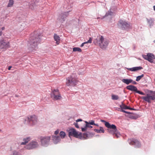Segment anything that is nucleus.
<instances>
[{
  "mask_svg": "<svg viewBox=\"0 0 155 155\" xmlns=\"http://www.w3.org/2000/svg\"><path fill=\"white\" fill-rule=\"evenodd\" d=\"M41 35L39 34H36L35 32L32 34L28 41L29 51L35 52L38 48V45L41 41Z\"/></svg>",
  "mask_w": 155,
  "mask_h": 155,
  "instance_id": "f257e3e1",
  "label": "nucleus"
},
{
  "mask_svg": "<svg viewBox=\"0 0 155 155\" xmlns=\"http://www.w3.org/2000/svg\"><path fill=\"white\" fill-rule=\"evenodd\" d=\"M94 42H96V44L98 45L100 48L103 50L106 49L109 42L107 39L104 38L103 36L100 35L97 36Z\"/></svg>",
  "mask_w": 155,
  "mask_h": 155,
  "instance_id": "f03ea898",
  "label": "nucleus"
},
{
  "mask_svg": "<svg viewBox=\"0 0 155 155\" xmlns=\"http://www.w3.org/2000/svg\"><path fill=\"white\" fill-rule=\"evenodd\" d=\"M68 136L70 137L71 136L76 138H79L81 140L87 139L88 137V134L86 133H84L82 135L81 133H78L74 128L70 129L68 131Z\"/></svg>",
  "mask_w": 155,
  "mask_h": 155,
  "instance_id": "7ed1b4c3",
  "label": "nucleus"
},
{
  "mask_svg": "<svg viewBox=\"0 0 155 155\" xmlns=\"http://www.w3.org/2000/svg\"><path fill=\"white\" fill-rule=\"evenodd\" d=\"M77 76L74 74H72L66 79V84L67 86H75L78 83Z\"/></svg>",
  "mask_w": 155,
  "mask_h": 155,
  "instance_id": "20e7f679",
  "label": "nucleus"
},
{
  "mask_svg": "<svg viewBox=\"0 0 155 155\" xmlns=\"http://www.w3.org/2000/svg\"><path fill=\"white\" fill-rule=\"evenodd\" d=\"M51 137L49 136H44L41 137L40 141L41 145L44 147H47L50 143Z\"/></svg>",
  "mask_w": 155,
  "mask_h": 155,
  "instance_id": "39448f33",
  "label": "nucleus"
},
{
  "mask_svg": "<svg viewBox=\"0 0 155 155\" xmlns=\"http://www.w3.org/2000/svg\"><path fill=\"white\" fill-rule=\"evenodd\" d=\"M149 93L146 94V96H143L141 97V99L148 103H150L151 100H154L155 99V91H150Z\"/></svg>",
  "mask_w": 155,
  "mask_h": 155,
  "instance_id": "423d86ee",
  "label": "nucleus"
},
{
  "mask_svg": "<svg viewBox=\"0 0 155 155\" xmlns=\"http://www.w3.org/2000/svg\"><path fill=\"white\" fill-rule=\"evenodd\" d=\"M10 45L8 39L5 38L0 40V48L5 50L10 48Z\"/></svg>",
  "mask_w": 155,
  "mask_h": 155,
  "instance_id": "0eeeda50",
  "label": "nucleus"
},
{
  "mask_svg": "<svg viewBox=\"0 0 155 155\" xmlns=\"http://www.w3.org/2000/svg\"><path fill=\"white\" fill-rule=\"evenodd\" d=\"M51 96L52 99L54 100H60L62 97L59 90L57 89H54L52 91L51 93Z\"/></svg>",
  "mask_w": 155,
  "mask_h": 155,
  "instance_id": "6e6552de",
  "label": "nucleus"
},
{
  "mask_svg": "<svg viewBox=\"0 0 155 155\" xmlns=\"http://www.w3.org/2000/svg\"><path fill=\"white\" fill-rule=\"evenodd\" d=\"M39 145L38 142L36 140H33L28 144L26 145L25 147L27 150H32L37 148L38 147Z\"/></svg>",
  "mask_w": 155,
  "mask_h": 155,
  "instance_id": "1a4fd4ad",
  "label": "nucleus"
},
{
  "mask_svg": "<svg viewBox=\"0 0 155 155\" xmlns=\"http://www.w3.org/2000/svg\"><path fill=\"white\" fill-rule=\"evenodd\" d=\"M118 24L119 26L122 29H128L131 28L132 27V25L129 23L122 20H120Z\"/></svg>",
  "mask_w": 155,
  "mask_h": 155,
  "instance_id": "9d476101",
  "label": "nucleus"
},
{
  "mask_svg": "<svg viewBox=\"0 0 155 155\" xmlns=\"http://www.w3.org/2000/svg\"><path fill=\"white\" fill-rule=\"evenodd\" d=\"M142 57L151 63H153V59H155V56L152 53H148L147 55L143 54Z\"/></svg>",
  "mask_w": 155,
  "mask_h": 155,
  "instance_id": "9b49d317",
  "label": "nucleus"
},
{
  "mask_svg": "<svg viewBox=\"0 0 155 155\" xmlns=\"http://www.w3.org/2000/svg\"><path fill=\"white\" fill-rule=\"evenodd\" d=\"M27 120L28 123L30 125H33L35 124L37 121L36 116L33 115L27 117L25 120Z\"/></svg>",
  "mask_w": 155,
  "mask_h": 155,
  "instance_id": "f8f14e48",
  "label": "nucleus"
},
{
  "mask_svg": "<svg viewBox=\"0 0 155 155\" xmlns=\"http://www.w3.org/2000/svg\"><path fill=\"white\" fill-rule=\"evenodd\" d=\"M128 142L130 145H134L135 147L138 148L141 146L139 141L134 139H129L128 140Z\"/></svg>",
  "mask_w": 155,
  "mask_h": 155,
  "instance_id": "ddd939ff",
  "label": "nucleus"
},
{
  "mask_svg": "<svg viewBox=\"0 0 155 155\" xmlns=\"http://www.w3.org/2000/svg\"><path fill=\"white\" fill-rule=\"evenodd\" d=\"M69 12H64L60 15L58 18V19L59 21L61 22L64 21L65 20L64 18L67 17V16L68 15Z\"/></svg>",
  "mask_w": 155,
  "mask_h": 155,
  "instance_id": "4468645a",
  "label": "nucleus"
},
{
  "mask_svg": "<svg viewBox=\"0 0 155 155\" xmlns=\"http://www.w3.org/2000/svg\"><path fill=\"white\" fill-rule=\"evenodd\" d=\"M51 138L54 144L59 143L61 139L60 136L58 135H53Z\"/></svg>",
  "mask_w": 155,
  "mask_h": 155,
  "instance_id": "2eb2a0df",
  "label": "nucleus"
},
{
  "mask_svg": "<svg viewBox=\"0 0 155 155\" xmlns=\"http://www.w3.org/2000/svg\"><path fill=\"white\" fill-rule=\"evenodd\" d=\"M105 125L108 129L114 130L115 132L117 130L116 126L114 124L110 125L109 122H106Z\"/></svg>",
  "mask_w": 155,
  "mask_h": 155,
  "instance_id": "dca6fc26",
  "label": "nucleus"
},
{
  "mask_svg": "<svg viewBox=\"0 0 155 155\" xmlns=\"http://www.w3.org/2000/svg\"><path fill=\"white\" fill-rule=\"evenodd\" d=\"M108 131L110 133L113 134L114 136H115L117 138H118L120 136V134L118 132L117 130L116 132L114 131L113 129H108Z\"/></svg>",
  "mask_w": 155,
  "mask_h": 155,
  "instance_id": "f3484780",
  "label": "nucleus"
},
{
  "mask_svg": "<svg viewBox=\"0 0 155 155\" xmlns=\"http://www.w3.org/2000/svg\"><path fill=\"white\" fill-rule=\"evenodd\" d=\"M147 21L150 28L153 26L154 24V19L152 18H146Z\"/></svg>",
  "mask_w": 155,
  "mask_h": 155,
  "instance_id": "a211bd4d",
  "label": "nucleus"
},
{
  "mask_svg": "<svg viewBox=\"0 0 155 155\" xmlns=\"http://www.w3.org/2000/svg\"><path fill=\"white\" fill-rule=\"evenodd\" d=\"M126 88L129 90L132 91H134L136 92L137 89L136 86L132 85H129L127 86L126 87Z\"/></svg>",
  "mask_w": 155,
  "mask_h": 155,
  "instance_id": "6ab92c4d",
  "label": "nucleus"
},
{
  "mask_svg": "<svg viewBox=\"0 0 155 155\" xmlns=\"http://www.w3.org/2000/svg\"><path fill=\"white\" fill-rule=\"evenodd\" d=\"M31 139V137H25L23 139V142L21 143V145H25L28 143Z\"/></svg>",
  "mask_w": 155,
  "mask_h": 155,
  "instance_id": "aec40b11",
  "label": "nucleus"
},
{
  "mask_svg": "<svg viewBox=\"0 0 155 155\" xmlns=\"http://www.w3.org/2000/svg\"><path fill=\"white\" fill-rule=\"evenodd\" d=\"M143 68L141 66L134 67L132 68H128L127 69L131 71H136L141 70Z\"/></svg>",
  "mask_w": 155,
  "mask_h": 155,
  "instance_id": "412c9836",
  "label": "nucleus"
},
{
  "mask_svg": "<svg viewBox=\"0 0 155 155\" xmlns=\"http://www.w3.org/2000/svg\"><path fill=\"white\" fill-rule=\"evenodd\" d=\"M122 81L127 85L131 83L133 80L130 79H123L121 80Z\"/></svg>",
  "mask_w": 155,
  "mask_h": 155,
  "instance_id": "4be33fe9",
  "label": "nucleus"
},
{
  "mask_svg": "<svg viewBox=\"0 0 155 155\" xmlns=\"http://www.w3.org/2000/svg\"><path fill=\"white\" fill-rule=\"evenodd\" d=\"M54 39L55 41H56V43L58 45L60 43V38L56 34H54Z\"/></svg>",
  "mask_w": 155,
  "mask_h": 155,
  "instance_id": "5701e85b",
  "label": "nucleus"
},
{
  "mask_svg": "<svg viewBox=\"0 0 155 155\" xmlns=\"http://www.w3.org/2000/svg\"><path fill=\"white\" fill-rule=\"evenodd\" d=\"M35 6V3L34 1H31L29 3V7L31 9H34Z\"/></svg>",
  "mask_w": 155,
  "mask_h": 155,
  "instance_id": "b1692460",
  "label": "nucleus"
},
{
  "mask_svg": "<svg viewBox=\"0 0 155 155\" xmlns=\"http://www.w3.org/2000/svg\"><path fill=\"white\" fill-rule=\"evenodd\" d=\"M94 131L97 133H104V130L102 127H100V129H94Z\"/></svg>",
  "mask_w": 155,
  "mask_h": 155,
  "instance_id": "393cba45",
  "label": "nucleus"
},
{
  "mask_svg": "<svg viewBox=\"0 0 155 155\" xmlns=\"http://www.w3.org/2000/svg\"><path fill=\"white\" fill-rule=\"evenodd\" d=\"M111 8H110V10L106 13L104 17L103 18H104L105 17L110 16L111 17L113 15V13L111 11Z\"/></svg>",
  "mask_w": 155,
  "mask_h": 155,
  "instance_id": "a878e982",
  "label": "nucleus"
},
{
  "mask_svg": "<svg viewBox=\"0 0 155 155\" xmlns=\"http://www.w3.org/2000/svg\"><path fill=\"white\" fill-rule=\"evenodd\" d=\"M59 135L61 139H63L66 136V134L64 132L61 131L59 133Z\"/></svg>",
  "mask_w": 155,
  "mask_h": 155,
  "instance_id": "bb28decb",
  "label": "nucleus"
},
{
  "mask_svg": "<svg viewBox=\"0 0 155 155\" xmlns=\"http://www.w3.org/2000/svg\"><path fill=\"white\" fill-rule=\"evenodd\" d=\"M14 3V1L13 0H9L8 1V3L7 5L8 7H10L13 6Z\"/></svg>",
  "mask_w": 155,
  "mask_h": 155,
  "instance_id": "cd10ccee",
  "label": "nucleus"
},
{
  "mask_svg": "<svg viewBox=\"0 0 155 155\" xmlns=\"http://www.w3.org/2000/svg\"><path fill=\"white\" fill-rule=\"evenodd\" d=\"M119 98V96L117 95L112 94L111 96V99L113 100H117Z\"/></svg>",
  "mask_w": 155,
  "mask_h": 155,
  "instance_id": "c85d7f7f",
  "label": "nucleus"
},
{
  "mask_svg": "<svg viewBox=\"0 0 155 155\" xmlns=\"http://www.w3.org/2000/svg\"><path fill=\"white\" fill-rule=\"evenodd\" d=\"M10 155H20V153L18 151L16 150H14L12 152V154Z\"/></svg>",
  "mask_w": 155,
  "mask_h": 155,
  "instance_id": "c756f323",
  "label": "nucleus"
},
{
  "mask_svg": "<svg viewBox=\"0 0 155 155\" xmlns=\"http://www.w3.org/2000/svg\"><path fill=\"white\" fill-rule=\"evenodd\" d=\"M73 51H78V52H81V49L79 48L75 47L73 48Z\"/></svg>",
  "mask_w": 155,
  "mask_h": 155,
  "instance_id": "7c9ffc66",
  "label": "nucleus"
},
{
  "mask_svg": "<svg viewBox=\"0 0 155 155\" xmlns=\"http://www.w3.org/2000/svg\"><path fill=\"white\" fill-rule=\"evenodd\" d=\"M143 74H142L141 75L138 76L137 77L136 81H140L142 78L143 77Z\"/></svg>",
  "mask_w": 155,
  "mask_h": 155,
  "instance_id": "2f4dec72",
  "label": "nucleus"
},
{
  "mask_svg": "<svg viewBox=\"0 0 155 155\" xmlns=\"http://www.w3.org/2000/svg\"><path fill=\"white\" fill-rule=\"evenodd\" d=\"M136 92L137 93H138V94H141V95H146L145 93H143L142 91H138L137 90V91H136Z\"/></svg>",
  "mask_w": 155,
  "mask_h": 155,
  "instance_id": "473e14b6",
  "label": "nucleus"
},
{
  "mask_svg": "<svg viewBox=\"0 0 155 155\" xmlns=\"http://www.w3.org/2000/svg\"><path fill=\"white\" fill-rule=\"evenodd\" d=\"M85 122L86 124V127H89L90 128H92V127L90 125V124L87 121H85Z\"/></svg>",
  "mask_w": 155,
  "mask_h": 155,
  "instance_id": "72a5a7b5",
  "label": "nucleus"
},
{
  "mask_svg": "<svg viewBox=\"0 0 155 155\" xmlns=\"http://www.w3.org/2000/svg\"><path fill=\"white\" fill-rule=\"evenodd\" d=\"M92 39L91 38H90L89 40L87 41L86 42V43H91Z\"/></svg>",
  "mask_w": 155,
  "mask_h": 155,
  "instance_id": "f704fd0d",
  "label": "nucleus"
},
{
  "mask_svg": "<svg viewBox=\"0 0 155 155\" xmlns=\"http://www.w3.org/2000/svg\"><path fill=\"white\" fill-rule=\"evenodd\" d=\"M90 125H93L95 124L94 121V120H91L89 121L88 123Z\"/></svg>",
  "mask_w": 155,
  "mask_h": 155,
  "instance_id": "c9c22d12",
  "label": "nucleus"
},
{
  "mask_svg": "<svg viewBox=\"0 0 155 155\" xmlns=\"http://www.w3.org/2000/svg\"><path fill=\"white\" fill-rule=\"evenodd\" d=\"M123 109H129V107L127 105H126L124 104H123Z\"/></svg>",
  "mask_w": 155,
  "mask_h": 155,
  "instance_id": "e433bc0d",
  "label": "nucleus"
},
{
  "mask_svg": "<svg viewBox=\"0 0 155 155\" xmlns=\"http://www.w3.org/2000/svg\"><path fill=\"white\" fill-rule=\"evenodd\" d=\"M74 125L77 128H79V126L78 125V124L77 122H74Z\"/></svg>",
  "mask_w": 155,
  "mask_h": 155,
  "instance_id": "4c0bfd02",
  "label": "nucleus"
},
{
  "mask_svg": "<svg viewBox=\"0 0 155 155\" xmlns=\"http://www.w3.org/2000/svg\"><path fill=\"white\" fill-rule=\"evenodd\" d=\"M59 132V130H57L55 131L54 132V134H55V135H57V134H58Z\"/></svg>",
  "mask_w": 155,
  "mask_h": 155,
  "instance_id": "58836bf2",
  "label": "nucleus"
},
{
  "mask_svg": "<svg viewBox=\"0 0 155 155\" xmlns=\"http://www.w3.org/2000/svg\"><path fill=\"white\" fill-rule=\"evenodd\" d=\"M121 111L123 112H124V113H125L126 114H128L129 113V112L127 111H126L124 110H123V109H122L121 110Z\"/></svg>",
  "mask_w": 155,
  "mask_h": 155,
  "instance_id": "ea45409f",
  "label": "nucleus"
},
{
  "mask_svg": "<svg viewBox=\"0 0 155 155\" xmlns=\"http://www.w3.org/2000/svg\"><path fill=\"white\" fill-rule=\"evenodd\" d=\"M86 44V42H84V43H83L81 44V47H82L84 46V44Z\"/></svg>",
  "mask_w": 155,
  "mask_h": 155,
  "instance_id": "a19ab883",
  "label": "nucleus"
},
{
  "mask_svg": "<svg viewBox=\"0 0 155 155\" xmlns=\"http://www.w3.org/2000/svg\"><path fill=\"white\" fill-rule=\"evenodd\" d=\"M81 130L83 132L85 131H86V129H84L83 127L81 128Z\"/></svg>",
  "mask_w": 155,
  "mask_h": 155,
  "instance_id": "79ce46f5",
  "label": "nucleus"
},
{
  "mask_svg": "<svg viewBox=\"0 0 155 155\" xmlns=\"http://www.w3.org/2000/svg\"><path fill=\"white\" fill-rule=\"evenodd\" d=\"M82 121V120L81 119H78L76 120V122L77 123V122L81 121Z\"/></svg>",
  "mask_w": 155,
  "mask_h": 155,
  "instance_id": "37998d69",
  "label": "nucleus"
},
{
  "mask_svg": "<svg viewBox=\"0 0 155 155\" xmlns=\"http://www.w3.org/2000/svg\"><path fill=\"white\" fill-rule=\"evenodd\" d=\"M131 83H132V84H137V82L135 81H133H133H132V82H131Z\"/></svg>",
  "mask_w": 155,
  "mask_h": 155,
  "instance_id": "c03bdc74",
  "label": "nucleus"
},
{
  "mask_svg": "<svg viewBox=\"0 0 155 155\" xmlns=\"http://www.w3.org/2000/svg\"><path fill=\"white\" fill-rule=\"evenodd\" d=\"M123 104H122V105H120V107L122 109H123V107H124L123 106Z\"/></svg>",
  "mask_w": 155,
  "mask_h": 155,
  "instance_id": "a18cd8bd",
  "label": "nucleus"
},
{
  "mask_svg": "<svg viewBox=\"0 0 155 155\" xmlns=\"http://www.w3.org/2000/svg\"><path fill=\"white\" fill-rule=\"evenodd\" d=\"M101 122H104L105 124L106 122H107L104 120H101Z\"/></svg>",
  "mask_w": 155,
  "mask_h": 155,
  "instance_id": "49530a36",
  "label": "nucleus"
},
{
  "mask_svg": "<svg viewBox=\"0 0 155 155\" xmlns=\"http://www.w3.org/2000/svg\"><path fill=\"white\" fill-rule=\"evenodd\" d=\"M2 31L0 30V36L2 35Z\"/></svg>",
  "mask_w": 155,
  "mask_h": 155,
  "instance_id": "de8ad7c7",
  "label": "nucleus"
},
{
  "mask_svg": "<svg viewBox=\"0 0 155 155\" xmlns=\"http://www.w3.org/2000/svg\"><path fill=\"white\" fill-rule=\"evenodd\" d=\"M12 68V67L11 66H9V67H8V70H11V68Z\"/></svg>",
  "mask_w": 155,
  "mask_h": 155,
  "instance_id": "09e8293b",
  "label": "nucleus"
},
{
  "mask_svg": "<svg viewBox=\"0 0 155 155\" xmlns=\"http://www.w3.org/2000/svg\"><path fill=\"white\" fill-rule=\"evenodd\" d=\"M84 129H86V130H87V127H86V124H85V126L83 127Z\"/></svg>",
  "mask_w": 155,
  "mask_h": 155,
  "instance_id": "8fccbe9b",
  "label": "nucleus"
},
{
  "mask_svg": "<svg viewBox=\"0 0 155 155\" xmlns=\"http://www.w3.org/2000/svg\"><path fill=\"white\" fill-rule=\"evenodd\" d=\"M94 125L96 126H97V127L99 126L98 124H96L95 123V124Z\"/></svg>",
  "mask_w": 155,
  "mask_h": 155,
  "instance_id": "3c124183",
  "label": "nucleus"
},
{
  "mask_svg": "<svg viewBox=\"0 0 155 155\" xmlns=\"http://www.w3.org/2000/svg\"><path fill=\"white\" fill-rule=\"evenodd\" d=\"M129 109H130V110H134V109L133 108H130L129 107Z\"/></svg>",
  "mask_w": 155,
  "mask_h": 155,
  "instance_id": "603ef678",
  "label": "nucleus"
},
{
  "mask_svg": "<svg viewBox=\"0 0 155 155\" xmlns=\"http://www.w3.org/2000/svg\"><path fill=\"white\" fill-rule=\"evenodd\" d=\"M5 27H2V30H4V29H5Z\"/></svg>",
  "mask_w": 155,
  "mask_h": 155,
  "instance_id": "864d4df0",
  "label": "nucleus"
},
{
  "mask_svg": "<svg viewBox=\"0 0 155 155\" xmlns=\"http://www.w3.org/2000/svg\"><path fill=\"white\" fill-rule=\"evenodd\" d=\"M153 128H154V129L155 130V122L154 124V125H153Z\"/></svg>",
  "mask_w": 155,
  "mask_h": 155,
  "instance_id": "5fc2aeb1",
  "label": "nucleus"
},
{
  "mask_svg": "<svg viewBox=\"0 0 155 155\" xmlns=\"http://www.w3.org/2000/svg\"><path fill=\"white\" fill-rule=\"evenodd\" d=\"M153 8L154 10L155 11V5H154L153 6Z\"/></svg>",
  "mask_w": 155,
  "mask_h": 155,
  "instance_id": "6e6d98bb",
  "label": "nucleus"
},
{
  "mask_svg": "<svg viewBox=\"0 0 155 155\" xmlns=\"http://www.w3.org/2000/svg\"><path fill=\"white\" fill-rule=\"evenodd\" d=\"M153 42H154V43H155V40H154V41H153Z\"/></svg>",
  "mask_w": 155,
  "mask_h": 155,
  "instance_id": "4d7b16f0",
  "label": "nucleus"
},
{
  "mask_svg": "<svg viewBox=\"0 0 155 155\" xmlns=\"http://www.w3.org/2000/svg\"><path fill=\"white\" fill-rule=\"evenodd\" d=\"M81 74L80 73H79V74Z\"/></svg>",
  "mask_w": 155,
  "mask_h": 155,
  "instance_id": "13d9d810",
  "label": "nucleus"
}]
</instances>
